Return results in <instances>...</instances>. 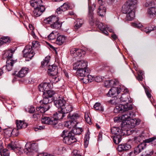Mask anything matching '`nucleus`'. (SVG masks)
Here are the masks:
<instances>
[{"instance_id":"nucleus-1","label":"nucleus","mask_w":156,"mask_h":156,"mask_svg":"<svg viewBox=\"0 0 156 156\" xmlns=\"http://www.w3.org/2000/svg\"><path fill=\"white\" fill-rule=\"evenodd\" d=\"M122 115L118 117H115L114 118L115 122H120L127 121L126 124L128 125L127 127L129 129L130 131L135 130L134 127L137 125L139 124L140 120L138 119H131L129 122V119L132 117L133 113L131 111H126Z\"/></svg>"},{"instance_id":"nucleus-2","label":"nucleus","mask_w":156,"mask_h":156,"mask_svg":"<svg viewBox=\"0 0 156 156\" xmlns=\"http://www.w3.org/2000/svg\"><path fill=\"white\" fill-rule=\"evenodd\" d=\"M137 3V0H129L122 6L123 12L126 14V20L131 21L135 17Z\"/></svg>"},{"instance_id":"nucleus-3","label":"nucleus","mask_w":156,"mask_h":156,"mask_svg":"<svg viewBox=\"0 0 156 156\" xmlns=\"http://www.w3.org/2000/svg\"><path fill=\"white\" fill-rule=\"evenodd\" d=\"M87 63L83 60L77 61L73 65V69L76 70V75L77 76H84L88 75L90 70L87 67Z\"/></svg>"},{"instance_id":"nucleus-4","label":"nucleus","mask_w":156,"mask_h":156,"mask_svg":"<svg viewBox=\"0 0 156 156\" xmlns=\"http://www.w3.org/2000/svg\"><path fill=\"white\" fill-rule=\"evenodd\" d=\"M62 136L63 137V142L68 144H71L77 141L74 133H72L70 131L68 132L67 130H64Z\"/></svg>"},{"instance_id":"nucleus-5","label":"nucleus","mask_w":156,"mask_h":156,"mask_svg":"<svg viewBox=\"0 0 156 156\" xmlns=\"http://www.w3.org/2000/svg\"><path fill=\"white\" fill-rule=\"evenodd\" d=\"M15 51L14 49L13 50L10 49L5 51L4 56L7 58L6 65H11L12 66H13L14 64L16 62V60H13L12 59L13 54Z\"/></svg>"},{"instance_id":"nucleus-6","label":"nucleus","mask_w":156,"mask_h":156,"mask_svg":"<svg viewBox=\"0 0 156 156\" xmlns=\"http://www.w3.org/2000/svg\"><path fill=\"white\" fill-rule=\"evenodd\" d=\"M111 132L115 135L113 139L114 142L116 144H119L121 141V130L119 127H114L112 128Z\"/></svg>"},{"instance_id":"nucleus-7","label":"nucleus","mask_w":156,"mask_h":156,"mask_svg":"<svg viewBox=\"0 0 156 156\" xmlns=\"http://www.w3.org/2000/svg\"><path fill=\"white\" fill-rule=\"evenodd\" d=\"M41 122L43 124L52 125L55 128H57V125L58 120L57 118H50L49 117L43 116L41 119Z\"/></svg>"},{"instance_id":"nucleus-8","label":"nucleus","mask_w":156,"mask_h":156,"mask_svg":"<svg viewBox=\"0 0 156 156\" xmlns=\"http://www.w3.org/2000/svg\"><path fill=\"white\" fill-rule=\"evenodd\" d=\"M32 46L27 45L23 51V56L26 58V61H28L31 59L35 54L33 51H32Z\"/></svg>"},{"instance_id":"nucleus-9","label":"nucleus","mask_w":156,"mask_h":156,"mask_svg":"<svg viewBox=\"0 0 156 156\" xmlns=\"http://www.w3.org/2000/svg\"><path fill=\"white\" fill-rule=\"evenodd\" d=\"M133 108L131 104L120 105L116 106L114 109L115 113H122L125 111L130 110Z\"/></svg>"},{"instance_id":"nucleus-10","label":"nucleus","mask_w":156,"mask_h":156,"mask_svg":"<svg viewBox=\"0 0 156 156\" xmlns=\"http://www.w3.org/2000/svg\"><path fill=\"white\" fill-rule=\"evenodd\" d=\"M146 145L145 142L141 143L135 148L134 152L129 153L128 156H134L137 154L146 147Z\"/></svg>"},{"instance_id":"nucleus-11","label":"nucleus","mask_w":156,"mask_h":156,"mask_svg":"<svg viewBox=\"0 0 156 156\" xmlns=\"http://www.w3.org/2000/svg\"><path fill=\"white\" fill-rule=\"evenodd\" d=\"M155 139V137H153L144 140V136L141 135L135 137L134 138V141L136 143H138L139 142H140L143 141H144V142L141 143L145 142L146 144V143H149L152 142Z\"/></svg>"},{"instance_id":"nucleus-12","label":"nucleus","mask_w":156,"mask_h":156,"mask_svg":"<svg viewBox=\"0 0 156 156\" xmlns=\"http://www.w3.org/2000/svg\"><path fill=\"white\" fill-rule=\"evenodd\" d=\"M114 86V87H112L107 94V95L108 96L111 97L116 94H118L120 93L121 90L120 86L116 84Z\"/></svg>"},{"instance_id":"nucleus-13","label":"nucleus","mask_w":156,"mask_h":156,"mask_svg":"<svg viewBox=\"0 0 156 156\" xmlns=\"http://www.w3.org/2000/svg\"><path fill=\"white\" fill-rule=\"evenodd\" d=\"M67 118L68 120L73 122L76 125L78 123L79 120L80 119V115L77 113H74L72 115L69 114Z\"/></svg>"},{"instance_id":"nucleus-14","label":"nucleus","mask_w":156,"mask_h":156,"mask_svg":"<svg viewBox=\"0 0 156 156\" xmlns=\"http://www.w3.org/2000/svg\"><path fill=\"white\" fill-rule=\"evenodd\" d=\"M70 52L71 54L74 57L77 56L80 57L82 55H84L86 53V52L85 51L80 49H77L76 48H72L70 50Z\"/></svg>"},{"instance_id":"nucleus-15","label":"nucleus","mask_w":156,"mask_h":156,"mask_svg":"<svg viewBox=\"0 0 156 156\" xmlns=\"http://www.w3.org/2000/svg\"><path fill=\"white\" fill-rule=\"evenodd\" d=\"M55 105L58 108L61 109L66 103V100L63 98H59L54 101Z\"/></svg>"},{"instance_id":"nucleus-16","label":"nucleus","mask_w":156,"mask_h":156,"mask_svg":"<svg viewBox=\"0 0 156 156\" xmlns=\"http://www.w3.org/2000/svg\"><path fill=\"white\" fill-rule=\"evenodd\" d=\"M89 6V14L88 17L89 18V22L90 25H93L95 22V19L94 16V14L93 11L90 9L91 8V4L90 1L88 2Z\"/></svg>"},{"instance_id":"nucleus-17","label":"nucleus","mask_w":156,"mask_h":156,"mask_svg":"<svg viewBox=\"0 0 156 156\" xmlns=\"http://www.w3.org/2000/svg\"><path fill=\"white\" fill-rule=\"evenodd\" d=\"M48 72L49 74L55 76L58 73V67L54 65H49Z\"/></svg>"},{"instance_id":"nucleus-18","label":"nucleus","mask_w":156,"mask_h":156,"mask_svg":"<svg viewBox=\"0 0 156 156\" xmlns=\"http://www.w3.org/2000/svg\"><path fill=\"white\" fill-rule=\"evenodd\" d=\"M8 149L10 150H14L16 149L21 151L22 150L21 147H19L17 142L15 141H11L8 145Z\"/></svg>"},{"instance_id":"nucleus-19","label":"nucleus","mask_w":156,"mask_h":156,"mask_svg":"<svg viewBox=\"0 0 156 156\" xmlns=\"http://www.w3.org/2000/svg\"><path fill=\"white\" fill-rule=\"evenodd\" d=\"M51 84L49 83H44L40 84L38 86L40 91L44 92L47 91L51 88Z\"/></svg>"},{"instance_id":"nucleus-20","label":"nucleus","mask_w":156,"mask_h":156,"mask_svg":"<svg viewBox=\"0 0 156 156\" xmlns=\"http://www.w3.org/2000/svg\"><path fill=\"white\" fill-rule=\"evenodd\" d=\"M38 151L37 146L35 143H32L30 144V146L28 148H27L24 150L25 153H27L28 151L29 152H31L33 153L37 152Z\"/></svg>"},{"instance_id":"nucleus-21","label":"nucleus","mask_w":156,"mask_h":156,"mask_svg":"<svg viewBox=\"0 0 156 156\" xmlns=\"http://www.w3.org/2000/svg\"><path fill=\"white\" fill-rule=\"evenodd\" d=\"M34 8L33 15L35 17L40 16L45 9L44 7H41V8Z\"/></svg>"},{"instance_id":"nucleus-22","label":"nucleus","mask_w":156,"mask_h":156,"mask_svg":"<svg viewBox=\"0 0 156 156\" xmlns=\"http://www.w3.org/2000/svg\"><path fill=\"white\" fill-rule=\"evenodd\" d=\"M58 20V17L56 16H52L44 20V23L46 24H52Z\"/></svg>"},{"instance_id":"nucleus-23","label":"nucleus","mask_w":156,"mask_h":156,"mask_svg":"<svg viewBox=\"0 0 156 156\" xmlns=\"http://www.w3.org/2000/svg\"><path fill=\"white\" fill-rule=\"evenodd\" d=\"M73 106L67 103L61 109V111L65 114L71 112L73 111Z\"/></svg>"},{"instance_id":"nucleus-24","label":"nucleus","mask_w":156,"mask_h":156,"mask_svg":"<svg viewBox=\"0 0 156 156\" xmlns=\"http://www.w3.org/2000/svg\"><path fill=\"white\" fill-rule=\"evenodd\" d=\"M31 5L36 8H41V7H44L42 0H34L30 2Z\"/></svg>"},{"instance_id":"nucleus-25","label":"nucleus","mask_w":156,"mask_h":156,"mask_svg":"<svg viewBox=\"0 0 156 156\" xmlns=\"http://www.w3.org/2000/svg\"><path fill=\"white\" fill-rule=\"evenodd\" d=\"M69 8V6L67 3H65L58 8L56 10V12L58 14H61L62 12H64L67 10Z\"/></svg>"},{"instance_id":"nucleus-26","label":"nucleus","mask_w":156,"mask_h":156,"mask_svg":"<svg viewBox=\"0 0 156 156\" xmlns=\"http://www.w3.org/2000/svg\"><path fill=\"white\" fill-rule=\"evenodd\" d=\"M106 10V8L105 5H100L97 10L98 14L99 16H103L105 15Z\"/></svg>"},{"instance_id":"nucleus-27","label":"nucleus","mask_w":156,"mask_h":156,"mask_svg":"<svg viewBox=\"0 0 156 156\" xmlns=\"http://www.w3.org/2000/svg\"><path fill=\"white\" fill-rule=\"evenodd\" d=\"M28 69L25 67H23L17 73L16 75L19 77H23L27 73Z\"/></svg>"},{"instance_id":"nucleus-28","label":"nucleus","mask_w":156,"mask_h":156,"mask_svg":"<svg viewBox=\"0 0 156 156\" xmlns=\"http://www.w3.org/2000/svg\"><path fill=\"white\" fill-rule=\"evenodd\" d=\"M66 38V37L63 35H59L57 38L56 43L59 45H62L65 42Z\"/></svg>"},{"instance_id":"nucleus-29","label":"nucleus","mask_w":156,"mask_h":156,"mask_svg":"<svg viewBox=\"0 0 156 156\" xmlns=\"http://www.w3.org/2000/svg\"><path fill=\"white\" fill-rule=\"evenodd\" d=\"M16 123L18 129H21L25 128L27 126V124L25 122H24L21 120H17L16 121Z\"/></svg>"},{"instance_id":"nucleus-30","label":"nucleus","mask_w":156,"mask_h":156,"mask_svg":"<svg viewBox=\"0 0 156 156\" xmlns=\"http://www.w3.org/2000/svg\"><path fill=\"white\" fill-rule=\"evenodd\" d=\"M107 26L104 25L102 23H100L98 25V28L106 35H108V32L106 30Z\"/></svg>"},{"instance_id":"nucleus-31","label":"nucleus","mask_w":156,"mask_h":156,"mask_svg":"<svg viewBox=\"0 0 156 156\" xmlns=\"http://www.w3.org/2000/svg\"><path fill=\"white\" fill-rule=\"evenodd\" d=\"M120 101L122 102H126L127 104L129 102H132V100L130 98L129 100L128 96L126 94H123L120 98Z\"/></svg>"},{"instance_id":"nucleus-32","label":"nucleus","mask_w":156,"mask_h":156,"mask_svg":"<svg viewBox=\"0 0 156 156\" xmlns=\"http://www.w3.org/2000/svg\"><path fill=\"white\" fill-rule=\"evenodd\" d=\"M148 13L149 16L151 18H154L156 16V8L152 7L150 8L148 11Z\"/></svg>"},{"instance_id":"nucleus-33","label":"nucleus","mask_w":156,"mask_h":156,"mask_svg":"<svg viewBox=\"0 0 156 156\" xmlns=\"http://www.w3.org/2000/svg\"><path fill=\"white\" fill-rule=\"evenodd\" d=\"M131 148L130 145L129 144H121L119 146L118 150L119 151H126Z\"/></svg>"},{"instance_id":"nucleus-34","label":"nucleus","mask_w":156,"mask_h":156,"mask_svg":"<svg viewBox=\"0 0 156 156\" xmlns=\"http://www.w3.org/2000/svg\"><path fill=\"white\" fill-rule=\"evenodd\" d=\"M83 131L82 128H76L74 127L73 129L70 132L73 133H74V135H79L81 134L82 132Z\"/></svg>"},{"instance_id":"nucleus-35","label":"nucleus","mask_w":156,"mask_h":156,"mask_svg":"<svg viewBox=\"0 0 156 156\" xmlns=\"http://www.w3.org/2000/svg\"><path fill=\"white\" fill-rule=\"evenodd\" d=\"M90 133L89 130L85 133L84 137V147H87L88 146L90 139Z\"/></svg>"},{"instance_id":"nucleus-36","label":"nucleus","mask_w":156,"mask_h":156,"mask_svg":"<svg viewBox=\"0 0 156 156\" xmlns=\"http://www.w3.org/2000/svg\"><path fill=\"white\" fill-rule=\"evenodd\" d=\"M83 77L81 79L83 80L84 83H86L88 82H91L93 80V79L91 75H88L85 76H83Z\"/></svg>"},{"instance_id":"nucleus-37","label":"nucleus","mask_w":156,"mask_h":156,"mask_svg":"<svg viewBox=\"0 0 156 156\" xmlns=\"http://www.w3.org/2000/svg\"><path fill=\"white\" fill-rule=\"evenodd\" d=\"M50 57V56H46L44 60L41 62V66L42 67H44L45 66H49V64Z\"/></svg>"},{"instance_id":"nucleus-38","label":"nucleus","mask_w":156,"mask_h":156,"mask_svg":"<svg viewBox=\"0 0 156 156\" xmlns=\"http://www.w3.org/2000/svg\"><path fill=\"white\" fill-rule=\"evenodd\" d=\"M55 94V92L52 90H48L47 91L44 92L43 94L49 98L53 99L52 97Z\"/></svg>"},{"instance_id":"nucleus-39","label":"nucleus","mask_w":156,"mask_h":156,"mask_svg":"<svg viewBox=\"0 0 156 156\" xmlns=\"http://www.w3.org/2000/svg\"><path fill=\"white\" fill-rule=\"evenodd\" d=\"M83 23V21L81 19H77L75 22V25L74 26L75 28L78 29L82 25Z\"/></svg>"},{"instance_id":"nucleus-40","label":"nucleus","mask_w":156,"mask_h":156,"mask_svg":"<svg viewBox=\"0 0 156 156\" xmlns=\"http://www.w3.org/2000/svg\"><path fill=\"white\" fill-rule=\"evenodd\" d=\"M43 100H41L40 102L41 103L42 102L43 104H48L49 103H50L52 102L53 100L52 99L49 98L48 97L44 95V94H43Z\"/></svg>"},{"instance_id":"nucleus-41","label":"nucleus","mask_w":156,"mask_h":156,"mask_svg":"<svg viewBox=\"0 0 156 156\" xmlns=\"http://www.w3.org/2000/svg\"><path fill=\"white\" fill-rule=\"evenodd\" d=\"M10 38L8 37H3L0 38V45L10 42Z\"/></svg>"},{"instance_id":"nucleus-42","label":"nucleus","mask_w":156,"mask_h":156,"mask_svg":"<svg viewBox=\"0 0 156 156\" xmlns=\"http://www.w3.org/2000/svg\"><path fill=\"white\" fill-rule=\"evenodd\" d=\"M55 117L57 118L58 120H61L63 119V118L65 117L66 114L65 113L63 112L62 111H58L56 114H55Z\"/></svg>"},{"instance_id":"nucleus-43","label":"nucleus","mask_w":156,"mask_h":156,"mask_svg":"<svg viewBox=\"0 0 156 156\" xmlns=\"http://www.w3.org/2000/svg\"><path fill=\"white\" fill-rule=\"evenodd\" d=\"M62 25L61 23L59 21V20L56 22H55L52 24H51V28L58 29L60 28Z\"/></svg>"},{"instance_id":"nucleus-44","label":"nucleus","mask_w":156,"mask_h":156,"mask_svg":"<svg viewBox=\"0 0 156 156\" xmlns=\"http://www.w3.org/2000/svg\"><path fill=\"white\" fill-rule=\"evenodd\" d=\"M94 107L96 110L99 112H102L104 111V108L101 106V104L99 103H96L94 105Z\"/></svg>"},{"instance_id":"nucleus-45","label":"nucleus","mask_w":156,"mask_h":156,"mask_svg":"<svg viewBox=\"0 0 156 156\" xmlns=\"http://www.w3.org/2000/svg\"><path fill=\"white\" fill-rule=\"evenodd\" d=\"M76 125L73 122L69 121L65 124V126L68 128H73L76 126Z\"/></svg>"},{"instance_id":"nucleus-46","label":"nucleus","mask_w":156,"mask_h":156,"mask_svg":"<svg viewBox=\"0 0 156 156\" xmlns=\"http://www.w3.org/2000/svg\"><path fill=\"white\" fill-rule=\"evenodd\" d=\"M14 131H12V128H7L4 129V133L8 136H12V133H13Z\"/></svg>"},{"instance_id":"nucleus-47","label":"nucleus","mask_w":156,"mask_h":156,"mask_svg":"<svg viewBox=\"0 0 156 156\" xmlns=\"http://www.w3.org/2000/svg\"><path fill=\"white\" fill-rule=\"evenodd\" d=\"M57 33L56 32H55L54 31H52L48 36V39L50 40H52L55 39L56 37V35L57 34Z\"/></svg>"},{"instance_id":"nucleus-48","label":"nucleus","mask_w":156,"mask_h":156,"mask_svg":"<svg viewBox=\"0 0 156 156\" xmlns=\"http://www.w3.org/2000/svg\"><path fill=\"white\" fill-rule=\"evenodd\" d=\"M113 84L114 85L115 84V81L113 80H107L105 82V86L106 87H109Z\"/></svg>"},{"instance_id":"nucleus-49","label":"nucleus","mask_w":156,"mask_h":156,"mask_svg":"<svg viewBox=\"0 0 156 156\" xmlns=\"http://www.w3.org/2000/svg\"><path fill=\"white\" fill-rule=\"evenodd\" d=\"M40 47V44H39V42L36 41H34L32 43V48H38Z\"/></svg>"},{"instance_id":"nucleus-50","label":"nucleus","mask_w":156,"mask_h":156,"mask_svg":"<svg viewBox=\"0 0 156 156\" xmlns=\"http://www.w3.org/2000/svg\"><path fill=\"white\" fill-rule=\"evenodd\" d=\"M132 25L133 27H137L138 28H141L143 26L142 24L140 23H132Z\"/></svg>"},{"instance_id":"nucleus-51","label":"nucleus","mask_w":156,"mask_h":156,"mask_svg":"<svg viewBox=\"0 0 156 156\" xmlns=\"http://www.w3.org/2000/svg\"><path fill=\"white\" fill-rule=\"evenodd\" d=\"M36 110L37 111H38L39 112L41 113H44L46 112L45 110V109H44L43 108V106H39L38 107H37Z\"/></svg>"},{"instance_id":"nucleus-52","label":"nucleus","mask_w":156,"mask_h":156,"mask_svg":"<svg viewBox=\"0 0 156 156\" xmlns=\"http://www.w3.org/2000/svg\"><path fill=\"white\" fill-rule=\"evenodd\" d=\"M154 2L152 0H146V3L145 5L146 7H147L150 5H153Z\"/></svg>"},{"instance_id":"nucleus-53","label":"nucleus","mask_w":156,"mask_h":156,"mask_svg":"<svg viewBox=\"0 0 156 156\" xmlns=\"http://www.w3.org/2000/svg\"><path fill=\"white\" fill-rule=\"evenodd\" d=\"M42 106L46 112L49 110L51 107L50 105L48 104H43Z\"/></svg>"},{"instance_id":"nucleus-54","label":"nucleus","mask_w":156,"mask_h":156,"mask_svg":"<svg viewBox=\"0 0 156 156\" xmlns=\"http://www.w3.org/2000/svg\"><path fill=\"white\" fill-rule=\"evenodd\" d=\"M95 80L96 82H100L102 81V79L101 76H98L95 77Z\"/></svg>"},{"instance_id":"nucleus-55","label":"nucleus","mask_w":156,"mask_h":156,"mask_svg":"<svg viewBox=\"0 0 156 156\" xmlns=\"http://www.w3.org/2000/svg\"><path fill=\"white\" fill-rule=\"evenodd\" d=\"M85 118L86 121L89 124L91 123L90 119L88 115H85Z\"/></svg>"},{"instance_id":"nucleus-56","label":"nucleus","mask_w":156,"mask_h":156,"mask_svg":"<svg viewBox=\"0 0 156 156\" xmlns=\"http://www.w3.org/2000/svg\"><path fill=\"white\" fill-rule=\"evenodd\" d=\"M145 90L146 94L148 98H151V93L149 92L148 89L145 88Z\"/></svg>"},{"instance_id":"nucleus-57","label":"nucleus","mask_w":156,"mask_h":156,"mask_svg":"<svg viewBox=\"0 0 156 156\" xmlns=\"http://www.w3.org/2000/svg\"><path fill=\"white\" fill-rule=\"evenodd\" d=\"M12 132H13V133H12V135L15 136H17L18 135V130L17 129H12Z\"/></svg>"},{"instance_id":"nucleus-58","label":"nucleus","mask_w":156,"mask_h":156,"mask_svg":"<svg viewBox=\"0 0 156 156\" xmlns=\"http://www.w3.org/2000/svg\"><path fill=\"white\" fill-rule=\"evenodd\" d=\"M3 154L4 156H8L9 155L8 151L6 149H4L3 151Z\"/></svg>"},{"instance_id":"nucleus-59","label":"nucleus","mask_w":156,"mask_h":156,"mask_svg":"<svg viewBox=\"0 0 156 156\" xmlns=\"http://www.w3.org/2000/svg\"><path fill=\"white\" fill-rule=\"evenodd\" d=\"M35 109L34 107L31 106L29 108L28 112L30 113H32L35 111Z\"/></svg>"},{"instance_id":"nucleus-60","label":"nucleus","mask_w":156,"mask_h":156,"mask_svg":"<svg viewBox=\"0 0 156 156\" xmlns=\"http://www.w3.org/2000/svg\"><path fill=\"white\" fill-rule=\"evenodd\" d=\"M149 30V33H150L151 31H153L155 29V27L154 25H152L151 27H148Z\"/></svg>"},{"instance_id":"nucleus-61","label":"nucleus","mask_w":156,"mask_h":156,"mask_svg":"<svg viewBox=\"0 0 156 156\" xmlns=\"http://www.w3.org/2000/svg\"><path fill=\"white\" fill-rule=\"evenodd\" d=\"M13 66H12L11 65H6V68L7 69L8 71H10L12 69Z\"/></svg>"},{"instance_id":"nucleus-62","label":"nucleus","mask_w":156,"mask_h":156,"mask_svg":"<svg viewBox=\"0 0 156 156\" xmlns=\"http://www.w3.org/2000/svg\"><path fill=\"white\" fill-rule=\"evenodd\" d=\"M79 154V152L77 151V150H74L72 152V156H74V155H76Z\"/></svg>"},{"instance_id":"nucleus-63","label":"nucleus","mask_w":156,"mask_h":156,"mask_svg":"<svg viewBox=\"0 0 156 156\" xmlns=\"http://www.w3.org/2000/svg\"><path fill=\"white\" fill-rule=\"evenodd\" d=\"M152 154V153H150V154H148V153H146V152L143 153V154H142L141 156H150L151 154Z\"/></svg>"},{"instance_id":"nucleus-64","label":"nucleus","mask_w":156,"mask_h":156,"mask_svg":"<svg viewBox=\"0 0 156 156\" xmlns=\"http://www.w3.org/2000/svg\"><path fill=\"white\" fill-rule=\"evenodd\" d=\"M108 102L109 103H110L112 105H114L115 104V100L114 99L110 100L108 101Z\"/></svg>"}]
</instances>
